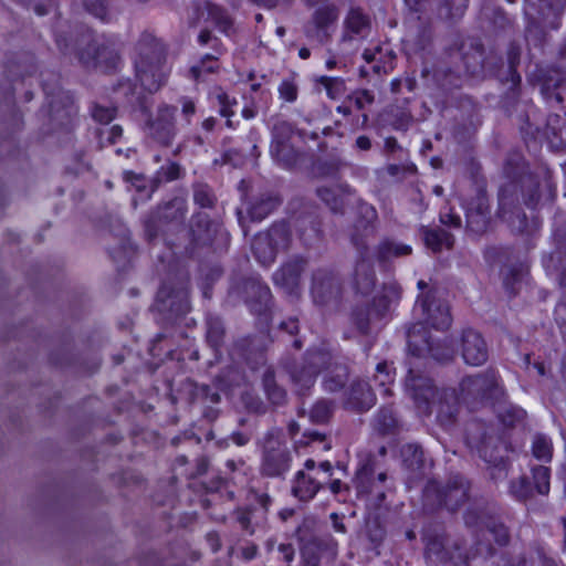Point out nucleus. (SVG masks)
<instances>
[{
	"label": "nucleus",
	"instance_id": "nucleus-52",
	"mask_svg": "<svg viewBox=\"0 0 566 566\" xmlns=\"http://www.w3.org/2000/svg\"><path fill=\"white\" fill-rule=\"evenodd\" d=\"M279 549H280V553L283 555V558L286 562L292 560L293 555H294V549L291 547V545L282 544V545H280Z\"/></svg>",
	"mask_w": 566,
	"mask_h": 566
},
{
	"label": "nucleus",
	"instance_id": "nucleus-40",
	"mask_svg": "<svg viewBox=\"0 0 566 566\" xmlns=\"http://www.w3.org/2000/svg\"><path fill=\"white\" fill-rule=\"evenodd\" d=\"M193 199L201 207H210L213 203V197L207 187L200 186L195 190Z\"/></svg>",
	"mask_w": 566,
	"mask_h": 566
},
{
	"label": "nucleus",
	"instance_id": "nucleus-47",
	"mask_svg": "<svg viewBox=\"0 0 566 566\" xmlns=\"http://www.w3.org/2000/svg\"><path fill=\"white\" fill-rule=\"evenodd\" d=\"M196 107L192 101L185 99L182 103V115L187 123L190 122V117L195 114Z\"/></svg>",
	"mask_w": 566,
	"mask_h": 566
},
{
	"label": "nucleus",
	"instance_id": "nucleus-22",
	"mask_svg": "<svg viewBox=\"0 0 566 566\" xmlns=\"http://www.w3.org/2000/svg\"><path fill=\"white\" fill-rule=\"evenodd\" d=\"M411 251L412 248L408 244L385 240L380 243L377 254L380 261H388L394 258L409 255Z\"/></svg>",
	"mask_w": 566,
	"mask_h": 566
},
{
	"label": "nucleus",
	"instance_id": "nucleus-55",
	"mask_svg": "<svg viewBox=\"0 0 566 566\" xmlns=\"http://www.w3.org/2000/svg\"><path fill=\"white\" fill-rule=\"evenodd\" d=\"M109 134H111L109 140H111L112 143H115V142H116V139H117V138H119V137L122 136V134H123V129H122V127H120V126L115 125V126H113V127L111 128Z\"/></svg>",
	"mask_w": 566,
	"mask_h": 566
},
{
	"label": "nucleus",
	"instance_id": "nucleus-60",
	"mask_svg": "<svg viewBox=\"0 0 566 566\" xmlns=\"http://www.w3.org/2000/svg\"><path fill=\"white\" fill-rule=\"evenodd\" d=\"M282 327L285 328L291 334H293L297 331V324L294 321H292L290 323H283Z\"/></svg>",
	"mask_w": 566,
	"mask_h": 566
},
{
	"label": "nucleus",
	"instance_id": "nucleus-27",
	"mask_svg": "<svg viewBox=\"0 0 566 566\" xmlns=\"http://www.w3.org/2000/svg\"><path fill=\"white\" fill-rule=\"evenodd\" d=\"M342 189L339 187H319L318 197L333 210L339 211L342 208Z\"/></svg>",
	"mask_w": 566,
	"mask_h": 566
},
{
	"label": "nucleus",
	"instance_id": "nucleus-6",
	"mask_svg": "<svg viewBox=\"0 0 566 566\" xmlns=\"http://www.w3.org/2000/svg\"><path fill=\"white\" fill-rule=\"evenodd\" d=\"M371 30V20L360 8L352 7L343 22L340 44L359 42L367 38Z\"/></svg>",
	"mask_w": 566,
	"mask_h": 566
},
{
	"label": "nucleus",
	"instance_id": "nucleus-21",
	"mask_svg": "<svg viewBox=\"0 0 566 566\" xmlns=\"http://www.w3.org/2000/svg\"><path fill=\"white\" fill-rule=\"evenodd\" d=\"M375 402V396L367 382L355 384L349 394L348 406L357 410H367Z\"/></svg>",
	"mask_w": 566,
	"mask_h": 566
},
{
	"label": "nucleus",
	"instance_id": "nucleus-39",
	"mask_svg": "<svg viewBox=\"0 0 566 566\" xmlns=\"http://www.w3.org/2000/svg\"><path fill=\"white\" fill-rule=\"evenodd\" d=\"M347 373L345 367H338L335 378L325 379L324 386L329 391H335L342 388L346 381Z\"/></svg>",
	"mask_w": 566,
	"mask_h": 566
},
{
	"label": "nucleus",
	"instance_id": "nucleus-53",
	"mask_svg": "<svg viewBox=\"0 0 566 566\" xmlns=\"http://www.w3.org/2000/svg\"><path fill=\"white\" fill-rule=\"evenodd\" d=\"M356 145L361 150H368L371 146L370 139L366 136H359L356 139Z\"/></svg>",
	"mask_w": 566,
	"mask_h": 566
},
{
	"label": "nucleus",
	"instance_id": "nucleus-38",
	"mask_svg": "<svg viewBox=\"0 0 566 566\" xmlns=\"http://www.w3.org/2000/svg\"><path fill=\"white\" fill-rule=\"evenodd\" d=\"M86 9L96 18L102 21H108L107 9L102 1L97 0H84Z\"/></svg>",
	"mask_w": 566,
	"mask_h": 566
},
{
	"label": "nucleus",
	"instance_id": "nucleus-59",
	"mask_svg": "<svg viewBox=\"0 0 566 566\" xmlns=\"http://www.w3.org/2000/svg\"><path fill=\"white\" fill-rule=\"evenodd\" d=\"M210 39H211V33L207 30L201 31V33L199 34V38H198V40L201 44L208 43Z\"/></svg>",
	"mask_w": 566,
	"mask_h": 566
},
{
	"label": "nucleus",
	"instance_id": "nucleus-16",
	"mask_svg": "<svg viewBox=\"0 0 566 566\" xmlns=\"http://www.w3.org/2000/svg\"><path fill=\"white\" fill-rule=\"evenodd\" d=\"M302 271L303 263L301 261L287 263L274 273V283L289 294H294L298 287Z\"/></svg>",
	"mask_w": 566,
	"mask_h": 566
},
{
	"label": "nucleus",
	"instance_id": "nucleus-10",
	"mask_svg": "<svg viewBox=\"0 0 566 566\" xmlns=\"http://www.w3.org/2000/svg\"><path fill=\"white\" fill-rule=\"evenodd\" d=\"M292 134V126L282 120L273 126V142L271 144V155L283 166L289 167L295 161V154L286 139Z\"/></svg>",
	"mask_w": 566,
	"mask_h": 566
},
{
	"label": "nucleus",
	"instance_id": "nucleus-15",
	"mask_svg": "<svg viewBox=\"0 0 566 566\" xmlns=\"http://www.w3.org/2000/svg\"><path fill=\"white\" fill-rule=\"evenodd\" d=\"M337 293L338 284L331 273L318 271L313 275L312 295L316 303L324 304Z\"/></svg>",
	"mask_w": 566,
	"mask_h": 566
},
{
	"label": "nucleus",
	"instance_id": "nucleus-50",
	"mask_svg": "<svg viewBox=\"0 0 566 566\" xmlns=\"http://www.w3.org/2000/svg\"><path fill=\"white\" fill-rule=\"evenodd\" d=\"M403 452H412V455L415 458V462L420 463L422 461V450L418 446H407Z\"/></svg>",
	"mask_w": 566,
	"mask_h": 566
},
{
	"label": "nucleus",
	"instance_id": "nucleus-32",
	"mask_svg": "<svg viewBox=\"0 0 566 566\" xmlns=\"http://www.w3.org/2000/svg\"><path fill=\"white\" fill-rule=\"evenodd\" d=\"M374 381L381 388L385 396L390 395L388 385L394 381V376L390 366L386 361L377 365Z\"/></svg>",
	"mask_w": 566,
	"mask_h": 566
},
{
	"label": "nucleus",
	"instance_id": "nucleus-33",
	"mask_svg": "<svg viewBox=\"0 0 566 566\" xmlns=\"http://www.w3.org/2000/svg\"><path fill=\"white\" fill-rule=\"evenodd\" d=\"M533 480L539 494L546 495L549 492V469L539 465L533 469Z\"/></svg>",
	"mask_w": 566,
	"mask_h": 566
},
{
	"label": "nucleus",
	"instance_id": "nucleus-1",
	"mask_svg": "<svg viewBox=\"0 0 566 566\" xmlns=\"http://www.w3.org/2000/svg\"><path fill=\"white\" fill-rule=\"evenodd\" d=\"M413 312L420 318V322L412 325L408 331L409 352L413 356H430L438 361L452 358L453 349L447 343L433 344L423 327V325H428L436 329L448 328L451 324L448 304L437 300L434 294L429 292L417 300Z\"/></svg>",
	"mask_w": 566,
	"mask_h": 566
},
{
	"label": "nucleus",
	"instance_id": "nucleus-45",
	"mask_svg": "<svg viewBox=\"0 0 566 566\" xmlns=\"http://www.w3.org/2000/svg\"><path fill=\"white\" fill-rule=\"evenodd\" d=\"M440 220L443 224L459 228L461 226V218L459 214L450 211L441 212Z\"/></svg>",
	"mask_w": 566,
	"mask_h": 566
},
{
	"label": "nucleus",
	"instance_id": "nucleus-41",
	"mask_svg": "<svg viewBox=\"0 0 566 566\" xmlns=\"http://www.w3.org/2000/svg\"><path fill=\"white\" fill-rule=\"evenodd\" d=\"M93 117L99 123L107 124L115 117V108L96 105L93 109Z\"/></svg>",
	"mask_w": 566,
	"mask_h": 566
},
{
	"label": "nucleus",
	"instance_id": "nucleus-24",
	"mask_svg": "<svg viewBox=\"0 0 566 566\" xmlns=\"http://www.w3.org/2000/svg\"><path fill=\"white\" fill-rule=\"evenodd\" d=\"M424 242L433 252H439L443 248L450 249L453 244V238L442 229L426 230Z\"/></svg>",
	"mask_w": 566,
	"mask_h": 566
},
{
	"label": "nucleus",
	"instance_id": "nucleus-14",
	"mask_svg": "<svg viewBox=\"0 0 566 566\" xmlns=\"http://www.w3.org/2000/svg\"><path fill=\"white\" fill-rule=\"evenodd\" d=\"M468 228L480 233L486 230L489 223V202L484 193L476 197L465 206Z\"/></svg>",
	"mask_w": 566,
	"mask_h": 566
},
{
	"label": "nucleus",
	"instance_id": "nucleus-44",
	"mask_svg": "<svg viewBox=\"0 0 566 566\" xmlns=\"http://www.w3.org/2000/svg\"><path fill=\"white\" fill-rule=\"evenodd\" d=\"M217 99L220 105V114L224 117H230L234 114V112L231 109L232 102L230 101L229 96L223 93L219 92L217 94Z\"/></svg>",
	"mask_w": 566,
	"mask_h": 566
},
{
	"label": "nucleus",
	"instance_id": "nucleus-49",
	"mask_svg": "<svg viewBox=\"0 0 566 566\" xmlns=\"http://www.w3.org/2000/svg\"><path fill=\"white\" fill-rule=\"evenodd\" d=\"M124 178H125L126 181H129L133 185H135L138 190H140L142 187H144L142 185L143 184V179H142L140 176H137V175H135L133 172L127 171V172L124 174Z\"/></svg>",
	"mask_w": 566,
	"mask_h": 566
},
{
	"label": "nucleus",
	"instance_id": "nucleus-61",
	"mask_svg": "<svg viewBox=\"0 0 566 566\" xmlns=\"http://www.w3.org/2000/svg\"><path fill=\"white\" fill-rule=\"evenodd\" d=\"M337 65H338V61L336 60L335 56L328 57L325 62V66L327 70H333V69L337 67Z\"/></svg>",
	"mask_w": 566,
	"mask_h": 566
},
{
	"label": "nucleus",
	"instance_id": "nucleus-46",
	"mask_svg": "<svg viewBox=\"0 0 566 566\" xmlns=\"http://www.w3.org/2000/svg\"><path fill=\"white\" fill-rule=\"evenodd\" d=\"M490 532L493 534V537L497 544L504 545L507 543L509 533H507V528L505 526L496 525Z\"/></svg>",
	"mask_w": 566,
	"mask_h": 566
},
{
	"label": "nucleus",
	"instance_id": "nucleus-8",
	"mask_svg": "<svg viewBox=\"0 0 566 566\" xmlns=\"http://www.w3.org/2000/svg\"><path fill=\"white\" fill-rule=\"evenodd\" d=\"M398 294L396 285L384 287L382 293L374 297L373 305L367 311L366 317H363L361 313L357 315L356 323L359 331L364 334L368 333L369 323L382 318L389 310L390 303L398 298Z\"/></svg>",
	"mask_w": 566,
	"mask_h": 566
},
{
	"label": "nucleus",
	"instance_id": "nucleus-37",
	"mask_svg": "<svg viewBox=\"0 0 566 566\" xmlns=\"http://www.w3.org/2000/svg\"><path fill=\"white\" fill-rule=\"evenodd\" d=\"M279 94L282 99L292 103L297 98V86L293 81L284 80L279 85Z\"/></svg>",
	"mask_w": 566,
	"mask_h": 566
},
{
	"label": "nucleus",
	"instance_id": "nucleus-29",
	"mask_svg": "<svg viewBox=\"0 0 566 566\" xmlns=\"http://www.w3.org/2000/svg\"><path fill=\"white\" fill-rule=\"evenodd\" d=\"M279 200L276 198L269 197L253 205L250 209V216L253 220L261 221L268 217L276 207Z\"/></svg>",
	"mask_w": 566,
	"mask_h": 566
},
{
	"label": "nucleus",
	"instance_id": "nucleus-63",
	"mask_svg": "<svg viewBox=\"0 0 566 566\" xmlns=\"http://www.w3.org/2000/svg\"><path fill=\"white\" fill-rule=\"evenodd\" d=\"M315 467H316L315 461H314V460H312V459H308V460H306V461H305V463H304V469H305L304 471H305L306 473H310L311 471H314Z\"/></svg>",
	"mask_w": 566,
	"mask_h": 566
},
{
	"label": "nucleus",
	"instance_id": "nucleus-20",
	"mask_svg": "<svg viewBox=\"0 0 566 566\" xmlns=\"http://www.w3.org/2000/svg\"><path fill=\"white\" fill-rule=\"evenodd\" d=\"M157 302L163 308H168L176 315L186 314L189 311L188 294L185 290L170 292L167 286H161L157 293Z\"/></svg>",
	"mask_w": 566,
	"mask_h": 566
},
{
	"label": "nucleus",
	"instance_id": "nucleus-56",
	"mask_svg": "<svg viewBox=\"0 0 566 566\" xmlns=\"http://www.w3.org/2000/svg\"><path fill=\"white\" fill-rule=\"evenodd\" d=\"M329 489L332 493L338 494L344 489V484L342 483L340 480H334L333 482H331Z\"/></svg>",
	"mask_w": 566,
	"mask_h": 566
},
{
	"label": "nucleus",
	"instance_id": "nucleus-31",
	"mask_svg": "<svg viewBox=\"0 0 566 566\" xmlns=\"http://www.w3.org/2000/svg\"><path fill=\"white\" fill-rule=\"evenodd\" d=\"M553 446L551 440L545 436H536L533 440V455L542 461H551Z\"/></svg>",
	"mask_w": 566,
	"mask_h": 566
},
{
	"label": "nucleus",
	"instance_id": "nucleus-57",
	"mask_svg": "<svg viewBox=\"0 0 566 566\" xmlns=\"http://www.w3.org/2000/svg\"><path fill=\"white\" fill-rule=\"evenodd\" d=\"M331 517L333 518V522H334V523H333V525H334V530H335L336 532L344 533V532H345V526H344V524H343L342 522H339V521H338L337 515H336L335 513H333V514L331 515Z\"/></svg>",
	"mask_w": 566,
	"mask_h": 566
},
{
	"label": "nucleus",
	"instance_id": "nucleus-25",
	"mask_svg": "<svg viewBox=\"0 0 566 566\" xmlns=\"http://www.w3.org/2000/svg\"><path fill=\"white\" fill-rule=\"evenodd\" d=\"M262 381L266 396L273 403L281 405L285 401L286 392L282 387L276 385L271 369L264 371Z\"/></svg>",
	"mask_w": 566,
	"mask_h": 566
},
{
	"label": "nucleus",
	"instance_id": "nucleus-43",
	"mask_svg": "<svg viewBox=\"0 0 566 566\" xmlns=\"http://www.w3.org/2000/svg\"><path fill=\"white\" fill-rule=\"evenodd\" d=\"M353 99L355 102V105L358 109H363L366 105H369L374 102V95L367 91H358L355 92L353 95Z\"/></svg>",
	"mask_w": 566,
	"mask_h": 566
},
{
	"label": "nucleus",
	"instance_id": "nucleus-64",
	"mask_svg": "<svg viewBox=\"0 0 566 566\" xmlns=\"http://www.w3.org/2000/svg\"><path fill=\"white\" fill-rule=\"evenodd\" d=\"M214 123H216L214 118L209 117V118L203 120L202 127L205 129H207V130H211L213 128V126H214Z\"/></svg>",
	"mask_w": 566,
	"mask_h": 566
},
{
	"label": "nucleus",
	"instance_id": "nucleus-35",
	"mask_svg": "<svg viewBox=\"0 0 566 566\" xmlns=\"http://www.w3.org/2000/svg\"><path fill=\"white\" fill-rule=\"evenodd\" d=\"M302 566H318V545L308 543L302 548Z\"/></svg>",
	"mask_w": 566,
	"mask_h": 566
},
{
	"label": "nucleus",
	"instance_id": "nucleus-26",
	"mask_svg": "<svg viewBox=\"0 0 566 566\" xmlns=\"http://www.w3.org/2000/svg\"><path fill=\"white\" fill-rule=\"evenodd\" d=\"M218 61L214 55H205L198 64L190 69L192 77L197 81L203 80L207 74L213 73L218 70Z\"/></svg>",
	"mask_w": 566,
	"mask_h": 566
},
{
	"label": "nucleus",
	"instance_id": "nucleus-19",
	"mask_svg": "<svg viewBox=\"0 0 566 566\" xmlns=\"http://www.w3.org/2000/svg\"><path fill=\"white\" fill-rule=\"evenodd\" d=\"M321 486L322 483L313 474L300 470L293 480L292 493L300 501L307 502L316 495Z\"/></svg>",
	"mask_w": 566,
	"mask_h": 566
},
{
	"label": "nucleus",
	"instance_id": "nucleus-36",
	"mask_svg": "<svg viewBox=\"0 0 566 566\" xmlns=\"http://www.w3.org/2000/svg\"><path fill=\"white\" fill-rule=\"evenodd\" d=\"M396 426V418L391 410L384 409L376 418V428L381 432H388Z\"/></svg>",
	"mask_w": 566,
	"mask_h": 566
},
{
	"label": "nucleus",
	"instance_id": "nucleus-17",
	"mask_svg": "<svg viewBox=\"0 0 566 566\" xmlns=\"http://www.w3.org/2000/svg\"><path fill=\"white\" fill-rule=\"evenodd\" d=\"M468 497V486L462 476H453L440 492L441 502L449 509L455 510Z\"/></svg>",
	"mask_w": 566,
	"mask_h": 566
},
{
	"label": "nucleus",
	"instance_id": "nucleus-48",
	"mask_svg": "<svg viewBox=\"0 0 566 566\" xmlns=\"http://www.w3.org/2000/svg\"><path fill=\"white\" fill-rule=\"evenodd\" d=\"M521 164H523V160H522V158H521V156H520V155H514V157H513V158H510V159L507 160V165H506V168H505V169H506V174H507V176H509V177H511V176H512V177H513V176H515V175H516V172H515L513 169H511V167H512L513 165H515L516 167H518Z\"/></svg>",
	"mask_w": 566,
	"mask_h": 566
},
{
	"label": "nucleus",
	"instance_id": "nucleus-4",
	"mask_svg": "<svg viewBox=\"0 0 566 566\" xmlns=\"http://www.w3.org/2000/svg\"><path fill=\"white\" fill-rule=\"evenodd\" d=\"M290 231L285 223L274 224L269 231L259 233L252 243V250L258 261L268 266L275 260L280 250L289 247Z\"/></svg>",
	"mask_w": 566,
	"mask_h": 566
},
{
	"label": "nucleus",
	"instance_id": "nucleus-5",
	"mask_svg": "<svg viewBox=\"0 0 566 566\" xmlns=\"http://www.w3.org/2000/svg\"><path fill=\"white\" fill-rule=\"evenodd\" d=\"M281 431L272 430L264 438L262 472L269 476H280L291 467V457Z\"/></svg>",
	"mask_w": 566,
	"mask_h": 566
},
{
	"label": "nucleus",
	"instance_id": "nucleus-3",
	"mask_svg": "<svg viewBox=\"0 0 566 566\" xmlns=\"http://www.w3.org/2000/svg\"><path fill=\"white\" fill-rule=\"evenodd\" d=\"M136 77L148 92L158 91L167 78L164 45L153 35H144L136 46Z\"/></svg>",
	"mask_w": 566,
	"mask_h": 566
},
{
	"label": "nucleus",
	"instance_id": "nucleus-18",
	"mask_svg": "<svg viewBox=\"0 0 566 566\" xmlns=\"http://www.w3.org/2000/svg\"><path fill=\"white\" fill-rule=\"evenodd\" d=\"M80 60L87 66H101L105 70H109L116 67L119 57L113 46L101 45L94 49V54H91V52L81 53Z\"/></svg>",
	"mask_w": 566,
	"mask_h": 566
},
{
	"label": "nucleus",
	"instance_id": "nucleus-42",
	"mask_svg": "<svg viewBox=\"0 0 566 566\" xmlns=\"http://www.w3.org/2000/svg\"><path fill=\"white\" fill-rule=\"evenodd\" d=\"M511 493L518 500H525L530 495V486L525 479L511 483Z\"/></svg>",
	"mask_w": 566,
	"mask_h": 566
},
{
	"label": "nucleus",
	"instance_id": "nucleus-51",
	"mask_svg": "<svg viewBox=\"0 0 566 566\" xmlns=\"http://www.w3.org/2000/svg\"><path fill=\"white\" fill-rule=\"evenodd\" d=\"M380 50L377 49L375 51H371V50H365L364 53H363V57L364 60L367 62V63H371V62H376L378 61V57L377 55H380Z\"/></svg>",
	"mask_w": 566,
	"mask_h": 566
},
{
	"label": "nucleus",
	"instance_id": "nucleus-34",
	"mask_svg": "<svg viewBox=\"0 0 566 566\" xmlns=\"http://www.w3.org/2000/svg\"><path fill=\"white\" fill-rule=\"evenodd\" d=\"M332 412V406L326 400L317 401L311 409L310 419L316 423H323L328 420Z\"/></svg>",
	"mask_w": 566,
	"mask_h": 566
},
{
	"label": "nucleus",
	"instance_id": "nucleus-7",
	"mask_svg": "<svg viewBox=\"0 0 566 566\" xmlns=\"http://www.w3.org/2000/svg\"><path fill=\"white\" fill-rule=\"evenodd\" d=\"M332 356L328 352H311L306 356L305 365L300 370L292 373V379L300 389H308L313 386L315 377L322 368H328Z\"/></svg>",
	"mask_w": 566,
	"mask_h": 566
},
{
	"label": "nucleus",
	"instance_id": "nucleus-2",
	"mask_svg": "<svg viewBox=\"0 0 566 566\" xmlns=\"http://www.w3.org/2000/svg\"><path fill=\"white\" fill-rule=\"evenodd\" d=\"M407 389L410 391L417 408L420 412L428 415L437 409L438 421L448 427L455 421L459 411L460 399L453 389H442L438 391L431 379L423 376H415L409 371L407 379Z\"/></svg>",
	"mask_w": 566,
	"mask_h": 566
},
{
	"label": "nucleus",
	"instance_id": "nucleus-13",
	"mask_svg": "<svg viewBox=\"0 0 566 566\" xmlns=\"http://www.w3.org/2000/svg\"><path fill=\"white\" fill-rule=\"evenodd\" d=\"M497 386L494 373L479 374L462 379L460 384L463 400L469 397L484 398Z\"/></svg>",
	"mask_w": 566,
	"mask_h": 566
},
{
	"label": "nucleus",
	"instance_id": "nucleus-11",
	"mask_svg": "<svg viewBox=\"0 0 566 566\" xmlns=\"http://www.w3.org/2000/svg\"><path fill=\"white\" fill-rule=\"evenodd\" d=\"M339 10L333 2H324L314 10L308 22L307 34H317L318 36H329L328 30L337 22Z\"/></svg>",
	"mask_w": 566,
	"mask_h": 566
},
{
	"label": "nucleus",
	"instance_id": "nucleus-23",
	"mask_svg": "<svg viewBox=\"0 0 566 566\" xmlns=\"http://www.w3.org/2000/svg\"><path fill=\"white\" fill-rule=\"evenodd\" d=\"M355 280L357 290L363 294H367L374 286L375 275L369 263L365 259L356 265Z\"/></svg>",
	"mask_w": 566,
	"mask_h": 566
},
{
	"label": "nucleus",
	"instance_id": "nucleus-54",
	"mask_svg": "<svg viewBox=\"0 0 566 566\" xmlns=\"http://www.w3.org/2000/svg\"><path fill=\"white\" fill-rule=\"evenodd\" d=\"M480 453H481V457L489 463H493L495 465L499 464V461H497V458L496 457H493V455H489L488 454V449L486 447H483L481 450H480Z\"/></svg>",
	"mask_w": 566,
	"mask_h": 566
},
{
	"label": "nucleus",
	"instance_id": "nucleus-12",
	"mask_svg": "<svg viewBox=\"0 0 566 566\" xmlns=\"http://www.w3.org/2000/svg\"><path fill=\"white\" fill-rule=\"evenodd\" d=\"M462 357L468 365L480 366L488 359V348L482 336L472 329L464 331L461 342Z\"/></svg>",
	"mask_w": 566,
	"mask_h": 566
},
{
	"label": "nucleus",
	"instance_id": "nucleus-62",
	"mask_svg": "<svg viewBox=\"0 0 566 566\" xmlns=\"http://www.w3.org/2000/svg\"><path fill=\"white\" fill-rule=\"evenodd\" d=\"M178 170L179 168L176 165H170L167 178L169 180L176 179L178 177Z\"/></svg>",
	"mask_w": 566,
	"mask_h": 566
},
{
	"label": "nucleus",
	"instance_id": "nucleus-58",
	"mask_svg": "<svg viewBox=\"0 0 566 566\" xmlns=\"http://www.w3.org/2000/svg\"><path fill=\"white\" fill-rule=\"evenodd\" d=\"M357 479H358V489H359L361 492L371 493V492L376 491V490H375V484L373 485V489H371V490H368V489L364 485V483H363L364 474H363V473L358 474Z\"/></svg>",
	"mask_w": 566,
	"mask_h": 566
},
{
	"label": "nucleus",
	"instance_id": "nucleus-28",
	"mask_svg": "<svg viewBox=\"0 0 566 566\" xmlns=\"http://www.w3.org/2000/svg\"><path fill=\"white\" fill-rule=\"evenodd\" d=\"M318 82L324 86L327 96L332 99H337L345 93V81L340 77L321 76Z\"/></svg>",
	"mask_w": 566,
	"mask_h": 566
},
{
	"label": "nucleus",
	"instance_id": "nucleus-9",
	"mask_svg": "<svg viewBox=\"0 0 566 566\" xmlns=\"http://www.w3.org/2000/svg\"><path fill=\"white\" fill-rule=\"evenodd\" d=\"M175 112V107L163 105L158 108L156 117L148 123V134L161 145H169L174 139Z\"/></svg>",
	"mask_w": 566,
	"mask_h": 566
},
{
	"label": "nucleus",
	"instance_id": "nucleus-30",
	"mask_svg": "<svg viewBox=\"0 0 566 566\" xmlns=\"http://www.w3.org/2000/svg\"><path fill=\"white\" fill-rule=\"evenodd\" d=\"M207 11L208 17L216 23L220 31L228 33L231 28V19L227 12L222 8L211 3L207 4Z\"/></svg>",
	"mask_w": 566,
	"mask_h": 566
}]
</instances>
